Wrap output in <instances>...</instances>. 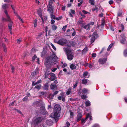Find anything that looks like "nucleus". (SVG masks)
Masks as SVG:
<instances>
[{"label": "nucleus", "mask_w": 127, "mask_h": 127, "mask_svg": "<svg viewBox=\"0 0 127 127\" xmlns=\"http://www.w3.org/2000/svg\"><path fill=\"white\" fill-rule=\"evenodd\" d=\"M61 108L58 104H56L54 107L53 112L51 114L50 116L54 118H58L60 116Z\"/></svg>", "instance_id": "f257e3e1"}, {"label": "nucleus", "mask_w": 127, "mask_h": 127, "mask_svg": "<svg viewBox=\"0 0 127 127\" xmlns=\"http://www.w3.org/2000/svg\"><path fill=\"white\" fill-rule=\"evenodd\" d=\"M54 41L56 43L61 45H66L68 46H70L69 45L70 41L66 39L62 38L58 41L57 39H56Z\"/></svg>", "instance_id": "f03ea898"}, {"label": "nucleus", "mask_w": 127, "mask_h": 127, "mask_svg": "<svg viewBox=\"0 0 127 127\" xmlns=\"http://www.w3.org/2000/svg\"><path fill=\"white\" fill-rule=\"evenodd\" d=\"M47 58H49L50 59V62L52 65H56L58 64V57L54 53H53L50 57Z\"/></svg>", "instance_id": "7ed1b4c3"}, {"label": "nucleus", "mask_w": 127, "mask_h": 127, "mask_svg": "<svg viewBox=\"0 0 127 127\" xmlns=\"http://www.w3.org/2000/svg\"><path fill=\"white\" fill-rule=\"evenodd\" d=\"M65 50L67 53L68 59L69 60H72L73 58V56L71 52V50L68 48H66Z\"/></svg>", "instance_id": "20e7f679"}, {"label": "nucleus", "mask_w": 127, "mask_h": 127, "mask_svg": "<svg viewBox=\"0 0 127 127\" xmlns=\"http://www.w3.org/2000/svg\"><path fill=\"white\" fill-rule=\"evenodd\" d=\"M44 118L41 117H38L34 119L33 123L35 126H37L43 120Z\"/></svg>", "instance_id": "39448f33"}, {"label": "nucleus", "mask_w": 127, "mask_h": 127, "mask_svg": "<svg viewBox=\"0 0 127 127\" xmlns=\"http://www.w3.org/2000/svg\"><path fill=\"white\" fill-rule=\"evenodd\" d=\"M5 13L6 14V16H7V17H8V21L10 23L8 24L9 28L10 29V30H11L12 29V22L10 18V17L7 11L5 10Z\"/></svg>", "instance_id": "423d86ee"}, {"label": "nucleus", "mask_w": 127, "mask_h": 127, "mask_svg": "<svg viewBox=\"0 0 127 127\" xmlns=\"http://www.w3.org/2000/svg\"><path fill=\"white\" fill-rule=\"evenodd\" d=\"M52 4L50 1L49 2L47 6V10L49 13L53 12V7L52 6Z\"/></svg>", "instance_id": "0eeeda50"}, {"label": "nucleus", "mask_w": 127, "mask_h": 127, "mask_svg": "<svg viewBox=\"0 0 127 127\" xmlns=\"http://www.w3.org/2000/svg\"><path fill=\"white\" fill-rule=\"evenodd\" d=\"M50 61V59L49 58H47L45 62L44 63L46 67L48 69H50L51 67Z\"/></svg>", "instance_id": "6e6552de"}, {"label": "nucleus", "mask_w": 127, "mask_h": 127, "mask_svg": "<svg viewBox=\"0 0 127 127\" xmlns=\"http://www.w3.org/2000/svg\"><path fill=\"white\" fill-rule=\"evenodd\" d=\"M33 104L37 107H40L45 105V104L42 101L39 100V101H35Z\"/></svg>", "instance_id": "1a4fd4ad"}, {"label": "nucleus", "mask_w": 127, "mask_h": 127, "mask_svg": "<svg viewBox=\"0 0 127 127\" xmlns=\"http://www.w3.org/2000/svg\"><path fill=\"white\" fill-rule=\"evenodd\" d=\"M89 118V120H92V118L91 116V112L90 113H88L87 114L86 118L85 119L83 118L81 120L82 123L84 124L85 123L86 121Z\"/></svg>", "instance_id": "9d476101"}, {"label": "nucleus", "mask_w": 127, "mask_h": 127, "mask_svg": "<svg viewBox=\"0 0 127 127\" xmlns=\"http://www.w3.org/2000/svg\"><path fill=\"white\" fill-rule=\"evenodd\" d=\"M40 112L41 114L43 115L46 114L48 113V112L46 110L45 107V105L42 106L40 107Z\"/></svg>", "instance_id": "9b49d317"}, {"label": "nucleus", "mask_w": 127, "mask_h": 127, "mask_svg": "<svg viewBox=\"0 0 127 127\" xmlns=\"http://www.w3.org/2000/svg\"><path fill=\"white\" fill-rule=\"evenodd\" d=\"M82 116V113L80 112H79L77 115V116L76 118V120L77 122L79 121L81 119Z\"/></svg>", "instance_id": "f8f14e48"}, {"label": "nucleus", "mask_w": 127, "mask_h": 127, "mask_svg": "<svg viewBox=\"0 0 127 127\" xmlns=\"http://www.w3.org/2000/svg\"><path fill=\"white\" fill-rule=\"evenodd\" d=\"M107 60V58H100L99 59L98 62L100 64H102L106 62Z\"/></svg>", "instance_id": "ddd939ff"}, {"label": "nucleus", "mask_w": 127, "mask_h": 127, "mask_svg": "<svg viewBox=\"0 0 127 127\" xmlns=\"http://www.w3.org/2000/svg\"><path fill=\"white\" fill-rule=\"evenodd\" d=\"M65 96L64 94H62L61 95V96H59L58 97V100H62L63 101H65Z\"/></svg>", "instance_id": "4468645a"}, {"label": "nucleus", "mask_w": 127, "mask_h": 127, "mask_svg": "<svg viewBox=\"0 0 127 127\" xmlns=\"http://www.w3.org/2000/svg\"><path fill=\"white\" fill-rule=\"evenodd\" d=\"M121 43L122 44H124L126 42V38L124 36L121 37V38L120 39Z\"/></svg>", "instance_id": "2eb2a0df"}, {"label": "nucleus", "mask_w": 127, "mask_h": 127, "mask_svg": "<svg viewBox=\"0 0 127 127\" xmlns=\"http://www.w3.org/2000/svg\"><path fill=\"white\" fill-rule=\"evenodd\" d=\"M50 75L51 76L50 78H49V79L51 81H53L55 79V74L52 73H50Z\"/></svg>", "instance_id": "dca6fc26"}, {"label": "nucleus", "mask_w": 127, "mask_h": 127, "mask_svg": "<svg viewBox=\"0 0 127 127\" xmlns=\"http://www.w3.org/2000/svg\"><path fill=\"white\" fill-rule=\"evenodd\" d=\"M42 82L41 80H40L37 81L36 82H35L34 81H32V86H34L39 84Z\"/></svg>", "instance_id": "f3484780"}, {"label": "nucleus", "mask_w": 127, "mask_h": 127, "mask_svg": "<svg viewBox=\"0 0 127 127\" xmlns=\"http://www.w3.org/2000/svg\"><path fill=\"white\" fill-rule=\"evenodd\" d=\"M46 123L48 125L51 126L53 123V121L50 119H48L46 121Z\"/></svg>", "instance_id": "a211bd4d"}, {"label": "nucleus", "mask_w": 127, "mask_h": 127, "mask_svg": "<svg viewBox=\"0 0 127 127\" xmlns=\"http://www.w3.org/2000/svg\"><path fill=\"white\" fill-rule=\"evenodd\" d=\"M83 77L85 78H88L89 77V75L88 72L87 71L84 72L83 75Z\"/></svg>", "instance_id": "6ab92c4d"}, {"label": "nucleus", "mask_w": 127, "mask_h": 127, "mask_svg": "<svg viewBox=\"0 0 127 127\" xmlns=\"http://www.w3.org/2000/svg\"><path fill=\"white\" fill-rule=\"evenodd\" d=\"M89 92V91L88 89L85 88L83 89L82 90V93H83L88 94Z\"/></svg>", "instance_id": "aec40b11"}, {"label": "nucleus", "mask_w": 127, "mask_h": 127, "mask_svg": "<svg viewBox=\"0 0 127 127\" xmlns=\"http://www.w3.org/2000/svg\"><path fill=\"white\" fill-rule=\"evenodd\" d=\"M48 82L46 83L44 85L43 88L44 90H47L48 89Z\"/></svg>", "instance_id": "412c9836"}, {"label": "nucleus", "mask_w": 127, "mask_h": 127, "mask_svg": "<svg viewBox=\"0 0 127 127\" xmlns=\"http://www.w3.org/2000/svg\"><path fill=\"white\" fill-rule=\"evenodd\" d=\"M9 5L8 4H4L2 6V8L4 9L5 11L6 10L7 11L6 9L8 7ZM5 12V11H4V12Z\"/></svg>", "instance_id": "4be33fe9"}, {"label": "nucleus", "mask_w": 127, "mask_h": 127, "mask_svg": "<svg viewBox=\"0 0 127 127\" xmlns=\"http://www.w3.org/2000/svg\"><path fill=\"white\" fill-rule=\"evenodd\" d=\"M37 13L39 15L41 19L43 20V19L42 17V14L41 12V9H40L37 11Z\"/></svg>", "instance_id": "5701e85b"}, {"label": "nucleus", "mask_w": 127, "mask_h": 127, "mask_svg": "<svg viewBox=\"0 0 127 127\" xmlns=\"http://www.w3.org/2000/svg\"><path fill=\"white\" fill-rule=\"evenodd\" d=\"M76 66L75 65L73 64H71L70 65V68L71 69L73 70L76 68Z\"/></svg>", "instance_id": "b1692460"}, {"label": "nucleus", "mask_w": 127, "mask_h": 127, "mask_svg": "<svg viewBox=\"0 0 127 127\" xmlns=\"http://www.w3.org/2000/svg\"><path fill=\"white\" fill-rule=\"evenodd\" d=\"M88 82L87 79L84 78L82 80V84H86Z\"/></svg>", "instance_id": "393cba45"}, {"label": "nucleus", "mask_w": 127, "mask_h": 127, "mask_svg": "<svg viewBox=\"0 0 127 127\" xmlns=\"http://www.w3.org/2000/svg\"><path fill=\"white\" fill-rule=\"evenodd\" d=\"M11 7L12 9L14 11V12L16 16H17L18 17V16H20L18 14L17 12L15 11V9H14V7H13V5H11Z\"/></svg>", "instance_id": "a878e982"}, {"label": "nucleus", "mask_w": 127, "mask_h": 127, "mask_svg": "<svg viewBox=\"0 0 127 127\" xmlns=\"http://www.w3.org/2000/svg\"><path fill=\"white\" fill-rule=\"evenodd\" d=\"M57 87V86L56 85H53L52 84L50 86V87L51 89L53 90L54 89Z\"/></svg>", "instance_id": "bb28decb"}, {"label": "nucleus", "mask_w": 127, "mask_h": 127, "mask_svg": "<svg viewBox=\"0 0 127 127\" xmlns=\"http://www.w3.org/2000/svg\"><path fill=\"white\" fill-rule=\"evenodd\" d=\"M92 36L96 38L97 37L98 35L97 34V32L96 31H95L93 32Z\"/></svg>", "instance_id": "cd10ccee"}, {"label": "nucleus", "mask_w": 127, "mask_h": 127, "mask_svg": "<svg viewBox=\"0 0 127 127\" xmlns=\"http://www.w3.org/2000/svg\"><path fill=\"white\" fill-rule=\"evenodd\" d=\"M83 28L87 30L89 29H90L89 24H88L87 25H85Z\"/></svg>", "instance_id": "c85d7f7f"}, {"label": "nucleus", "mask_w": 127, "mask_h": 127, "mask_svg": "<svg viewBox=\"0 0 127 127\" xmlns=\"http://www.w3.org/2000/svg\"><path fill=\"white\" fill-rule=\"evenodd\" d=\"M41 86V85L39 84L38 85L34 87V88H35L38 90H39Z\"/></svg>", "instance_id": "c756f323"}, {"label": "nucleus", "mask_w": 127, "mask_h": 127, "mask_svg": "<svg viewBox=\"0 0 127 127\" xmlns=\"http://www.w3.org/2000/svg\"><path fill=\"white\" fill-rule=\"evenodd\" d=\"M89 2L92 5H95V2L94 0H89Z\"/></svg>", "instance_id": "7c9ffc66"}, {"label": "nucleus", "mask_w": 127, "mask_h": 127, "mask_svg": "<svg viewBox=\"0 0 127 127\" xmlns=\"http://www.w3.org/2000/svg\"><path fill=\"white\" fill-rule=\"evenodd\" d=\"M2 46L3 47L4 49V51L5 52H7V48L6 47V46L5 44L4 43H2Z\"/></svg>", "instance_id": "2f4dec72"}, {"label": "nucleus", "mask_w": 127, "mask_h": 127, "mask_svg": "<svg viewBox=\"0 0 127 127\" xmlns=\"http://www.w3.org/2000/svg\"><path fill=\"white\" fill-rule=\"evenodd\" d=\"M71 88H69L68 90L66 93V94L67 95H69L71 92Z\"/></svg>", "instance_id": "473e14b6"}, {"label": "nucleus", "mask_w": 127, "mask_h": 127, "mask_svg": "<svg viewBox=\"0 0 127 127\" xmlns=\"http://www.w3.org/2000/svg\"><path fill=\"white\" fill-rule=\"evenodd\" d=\"M105 22L104 20H101V23L100 25L101 27V28L103 27L104 26L105 24Z\"/></svg>", "instance_id": "72a5a7b5"}, {"label": "nucleus", "mask_w": 127, "mask_h": 127, "mask_svg": "<svg viewBox=\"0 0 127 127\" xmlns=\"http://www.w3.org/2000/svg\"><path fill=\"white\" fill-rule=\"evenodd\" d=\"M87 65L90 68L93 69V67H94V64H87Z\"/></svg>", "instance_id": "f704fd0d"}, {"label": "nucleus", "mask_w": 127, "mask_h": 127, "mask_svg": "<svg viewBox=\"0 0 127 127\" xmlns=\"http://www.w3.org/2000/svg\"><path fill=\"white\" fill-rule=\"evenodd\" d=\"M88 48L87 47H85L82 51L83 53H85L88 51Z\"/></svg>", "instance_id": "c9c22d12"}, {"label": "nucleus", "mask_w": 127, "mask_h": 127, "mask_svg": "<svg viewBox=\"0 0 127 127\" xmlns=\"http://www.w3.org/2000/svg\"><path fill=\"white\" fill-rule=\"evenodd\" d=\"M51 18L53 19H55L56 16L53 15V12L50 13Z\"/></svg>", "instance_id": "e433bc0d"}, {"label": "nucleus", "mask_w": 127, "mask_h": 127, "mask_svg": "<svg viewBox=\"0 0 127 127\" xmlns=\"http://www.w3.org/2000/svg\"><path fill=\"white\" fill-rule=\"evenodd\" d=\"M90 102L89 101H87L85 102L86 106H89L90 105Z\"/></svg>", "instance_id": "4c0bfd02"}, {"label": "nucleus", "mask_w": 127, "mask_h": 127, "mask_svg": "<svg viewBox=\"0 0 127 127\" xmlns=\"http://www.w3.org/2000/svg\"><path fill=\"white\" fill-rule=\"evenodd\" d=\"M52 29L54 30H55L57 28V27L54 25H53L52 26Z\"/></svg>", "instance_id": "58836bf2"}, {"label": "nucleus", "mask_w": 127, "mask_h": 127, "mask_svg": "<svg viewBox=\"0 0 127 127\" xmlns=\"http://www.w3.org/2000/svg\"><path fill=\"white\" fill-rule=\"evenodd\" d=\"M95 38H96L92 36V37L91 38V43H93L94 42L95 39Z\"/></svg>", "instance_id": "ea45409f"}, {"label": "nucleus", "mask_w": 127, "mask_h": 127, "mask_svg": "<svg viewBox=\"0 0 127 127\" xmlns=\"http://www.w3.org/2000/svg\"><path fill=\"white\" fill-rule=\"evenodd\" d=\"M62 18V16H60L59 17H55L54 19H56L57 20H59L61 19Z\"/></svg>", "instance_id": "a19ab883"}, {"label": "nucleus", "mask_w": 127, "mask_h": 127, "mask_svg": "<svg viewBox=\"0 0 127 127\" xmlns=\"http://www.w3.org/2000/svg\"><path fill=\"white\" fill-rule=\"evenodd\" d=\"M124 55L125 56H127V49L125 50L124 52Z\"/></svg>", "instance_id": "79ce46f5"}, {"label": "nucleus", "mask_w": 127, "mask_h": 127, "mask_svg": "<svg viewBox=\"0 0 127 127\" xmlns=\"http://www.w3.org/2000/svg\"><path fill=\"white\" fill-rule=\"evenodd\" d=\"M67 26V25H66L65 26H63L62 28V30L63 31L65 32L66 30V28Z\"/></svg>", "instance_id": "37998d69"}, {"label": "nucleus", "mask_w": 127, "mask_h": 127, "mask_svg": "<svg viewBox=\"0 0 127 127\" xmlns=\"http://www.w3.org/2000/svg\"><path fill=\"white\" fill-rule=\"evenodd\" d=\"M98 8L95 6L94 8L92 9V11H94L95 10H96V11L97 12L98 11Z\"/></svg>", "instance_id": "c03bdc74"}, {"label": "nucleus", "mask_w": 127, "mask_h": 127, "mask_svg": "<svg viewBox=\"0 0 127 127\" xmlns=\"http://www.w3.org/2000/svg\"><path fill=\"white\" fill-rule=\"evenodd\" d=\"M37 20L36 19H35L34 21V27H36L37 26Z\"/></svg>", "instance_id": "a18cd8bd"}, {"label": "nucleus", "mask_w": 127, "mask_h": 127, "mask_svg": "<svg viewBox=\"0 0 127 127\" xmlns=\"http://www.w3.org/2000/svg\"><path fill=\"white\" fill-rule=\"evenodd\" d=\"M70 125V123L68 122H67L66 123L64 127H69Z\"/></svg>", "instance_id": "49530a36"}, {"label": "nucleus", "mask_w": 127, "mask_h": 127, "mask_svg": "<svg viewBox=\"0 0 127 127\" xmlns=\"http://www.w3.org/2000/svg\"><path fill=\"white\" fill-rule=\"evenodd\" d=\"M61 63L63 64V65H61L62 68H64L67 66V64H66L64 63V64H63L62 62H61Z\"/></svg>", "instance_id": "de8ad7c7"}, {"label": "nucleus", "mask_w": 127, "mask_h": 127, "mask_svg": "<svg viewBox=\"0 0 127 127\" xmlns=\"http://www.w3.org/2000/svg\"><path fill=\"white\" fill-rule=\"evenodd\" d=\"M113 44L112 43L111 44L108 46L107 48V51H109L110 48L112 47Z\"/></svg>", "instance_id": "09e8293b"}, {"label": "nucleus", "mask_w": 127, "mask_h": 127, "mask_svg": "<svg viewBox=\"0 0 127 127\" xmlns=\"http://www.w3.org/2000/svg\"><path fill=\"white\" fill-rule=\"evenodd\" d=\"M69 111L70 112L71 117H73L74 116V113L71 110H70Z\"/></svg>", "instance_id": "8fccbe9b"}, {"label": "nucleus", "mask_w": 127, "mask_h": 127, "mask_svg": "<svg viewBox=\"0 0 127 127\" xmlns=\"http://www.w3.org/2000/svg\"><path fill=\"white\" fill-rule=\"evenodd\" d=\"M92 127H100V126L98 124H95Z\"/></svg>", "instance_id": "3c124183"}, {"label": "nucleus", "mask_w": 127, "mask_h": 127, "mask_svg": "<svg viewBox=\"0 0 127 127\" xmlns=\"http://www.w3.org/2000/svg\"><path fill=\"white\" fill-rule=\"evenodd\" d=\"M70 45L72 46H74L75 45V42L73 41L71 42H70Z\"/></svg>", "instance_id": "603ef678"}, {"label": "nucleus", "mask_w": 127, "mask_h": 127, "mask_svg": "<svg viewBox=\"0 0 127 127\" xmlns=\"http://www.w3.org/2000/svg\"><path fill=\"white\" fill-rule=\"evenodd\" d=\"M82 12L84 14H90V13L89 12H87L86 11L84 10H82Z\"/></svg>", "instance_id": "864d4df0"}, {"label": "nucleus", "mask_w": 127, "mask_h": 127, "mask_svg": "<svg viewBox=\"0 0 127 127\" xmlns=\"http://www.w3.org/2000/svg\"><path fill=\"white\" fill-rule=\"evenodd\" d=\"M46 53V52L45 51H43L41 53V56L42 57L43 56H44L45 54Z\"/></svg>", "instance_id": "5fc2aeb1"}, {"label": "nucleus", "mask_w": 127, "mask_h": 127, "mask_svg": "<svg viewBox=\"0 0 127 127\" xmlns=\"http://www.w3.org/2000/svg\"><path fill=\"white\" fill-rule=\"evenodd\" d=\"M81 97L82 99H85L86 98V95H83L81 96Z\"/></svg>", "instance_id": "6e6d98bb"}, {"label": "nucleus", "mask_w": 127, "mask_h": 127, "mask_svg": "<svg viewBox=\"0 0 127 127\" xmlns=\"http://www.w3.org/2000/svg\"><path fill=\"white\" fill-rule=\"evenodd\" d=\"M83 0H82L80 2L78 3V7H80L81 5L83 3Z\"/></svg>", "instance_id": "4d7b16f0"}, {"label": "nucleus", "mask_w": 127, "mask_h": 127, "mask_svg": "<svg viewBox=\"0 0 127 127\" xmlns=\"http://www.w3.org/2000/svg\"><path fill=\"white\" fill-rule=\"evenodd\" d=\"M58 92V91H56L53 94V95L52 96L53 97L54 96V95L57 94Z\"/></svg>", "instance_id": "13d9d810"}, {"label": "nucleus", "mask_w": 127, "mask_h": 127, "mask_svg": "<svg viewBox=\"0 0 127 127\" xmlns=\"http://www.w3.org/2000/svg\"><path fill=\"white\" fill-rule=\"evenodd\" d=\"M51 46H52V47L53 49L54 50H56V48L55 47V46H54V45L53 44L51 43Z\"/></svg>", "instance_id": "bf43d9fd"}, {"label": "nucleus", "mask_w": 127, "mask_h": 127, "mask_svg": "<svg viewBox=\"0 0 127 127\" xmlns=\"http://www.w3.org/2000/svg\"><path fill=\"white\" fill-rule=\"evenodd\" d=\"M94 65V67H93V68L98 69L99 68V67L96 64Z\"/></svg>", "instance_id": "052dcab7"}, {"label": "nucleus", "mask_w": 127, "mask_h": 127, "mask_svg": "<svg viewBox=\"0 0 127 127\" xmlns=\"http://www.w3.org/2000/svg\"><path fill=\"white\" fill-rule=\"evenodd\" d=\"M37 58V56L35 54L34 55V56L32 57V60L33 61H34L35 59Z\"/></svg>", "instance_id": "680f3d73"}, {"label": "nucleus", "mask_w": 127, "mask_h": 127, "mask_svg": "<svg viewBox=\"0 0 127 127\" xmlns=\"http://www.w3.org/2000/svg\"><path fill=\"white\" fill-rule=\"evenodd\" d=\"M78 84V82H76V83L75 85H73V88L74 89L76 88V87L77 86V85Z\"/></svg>", "instance_id": "e2e57ef3"}, {"label": "nucleus", "mask_w": 127, "mask_h": 127, "mask_svg": "<svg viewBox=\"0 0 127 127\" xmlns=\"http://www.w3.org/2000/svg\"><path fill=\"white\" fill-rule=\"evenodd\" d=\"M81 24V27L84 28V27L85 25V23H82Z\"/></svg>", "instance_id": "0e129e2a"}, {"label": "nucleus", "mask_w": 127, "mask_h": 127, "mask_svg": "<svg viewBox=\"0 0 127 127\" xmlns=\"http://www.w3.org/2000/svg\"><path fill=\"white\" fill-rule=\"evenodd\" d=\"M28 99V98L27 97H25L23 99V101H25L27 100Z\"/></svg>", "instance_id": "69168bd1"}, {"label": "nucleus", "mask_w": 127, "mask_h": 127, "mask_svg": "<svg viewBox=\"0 0 127 127\" xmlns=\"http://www.w3.org/2000/svg\"><path fill=\"white\" fill-rule=\"evenodd\" d=\"M7 16V19H6V18H2V20L3 21H8V17H7V16Z\"/></svg>", "instance_id": "338daca9"}, {"label": "nucleus", "mask_w": 127, "mask_h": 127, "mask_svg": "<svg viewBox=\"0 0 127 127\" xmlns=\"http://www.w3.org/2000/svg\"><path fill=\"white\" fill-rule=\"evenodd\" d=\"M70 11H71V13L72 14H75V11L74 10H72V9H71Z\"/></svg>", "instance_id": "774afa93"}]
</instances>
